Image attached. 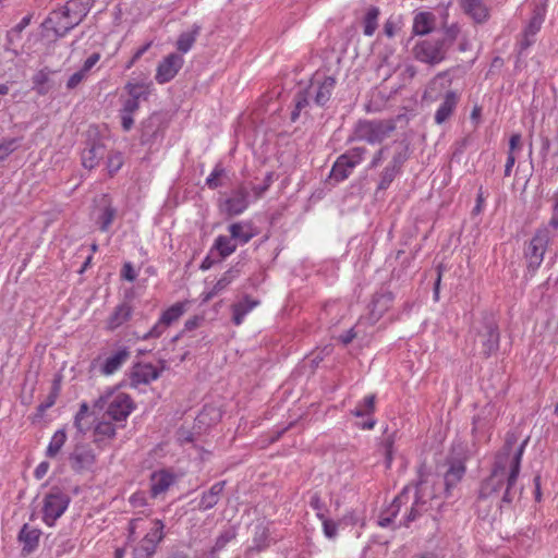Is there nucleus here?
I'll use <instances>...</instances> for the list:
<instances>
[{
    "label": "nucleus",
    "mask_w": 558,
    "mask_h": 558,
    "mask_svg": "<svg viewBox=\"0 0 558 558\" xmlns=\"http://www.w3.org/2000/svg\"><path fill=\"white\" fill-rule=\"evenodd\" d=\"M75 548V541L72 538H60L56 543L52 558H68Z\"/></svg>",
    "instance_id": "obj_39"
},
{
    "label": "nucleus",
    "mask_w": 558,
    "mask_h": 558,
    "mask_svg": "<svg viewBox=\"0 0 558 558\" xmlns=\"http://www.w3.org/2000/svg\"><path fill=\"white\" fill-rule=\"evenodd\" d=\"M436 27V17L432 12H418L413 20V34L424 36Z\"/></svg>",
    "instance_id": "obj_23"
},
{
    "label": "nucleus",
    "mask_w": 558,
    "mask_h": 558,
    "mask_svg": "<svg viewBox=\"0 0 558 558\" xmlns=\"http://www.w3.org/2000/svg\"><path fill=\"white\" fill-rule=\"evenodd\" d=\"M162 530H163V523L160 520H156L155 526L150 530L149 533H147L145 535L144 538H149V539H151V542H154L155 544L158 545L161 542V539L163 538Z\"/></svg>",
    "instance_id": "obj_51"
},
{
    "label": "nucleus",
    "mask_w": 558,
    "mask_h": 558,
    "mask_svg": "<svg viewBox=\"0 0 558 558\" xmlns=\"http://www.w3.org/2000/svg\"><path fill=\"white\" fill-rule=\"evenodd\" d=\"M100 59V54L98 52H94L92 53L85 61H84V64L83 66L81 68V70L84 72V73H88L93 68L94 65L99 61Z\"/></svg>",
    "instance_id": "obj_64"
},
{
    "label": "nucleus",
    "mask_w": 558,
    "mask_h": 558,
    "mask_svg": "<svg viewBox=\"0 0 558 558\" xmlns=\"http://www.w3.org/2000/svg\"><path fill=\"white\" fill-rule=\"evenodd\" d=\"M459 101V96L453 90H448L445 95L442 102L435 113V122L437 124H442L446 122L451 114L453 113Z\"/></svg>",
    "instance_id": "obj_20"
},
{
    "label": "nucleus",
    "mask_w": 558,
    "mask_h": 558,
    "mask_svg": "<svg viewBox=\"0 0 558 558\" xmlns=\"http://www.w3.org/2000/svg\"><path fill=\"white\" fill-rule=\"evenodd\" d=\"M65 440H66L65 432L63 429L57 430L53 434V436L48 445L46 456L49 458L56 457L59 453V451L61 450V448L63 447V445L65 444Z\"/></svg>",
    "instance_id": "obj_38"
},
{
    "label": "nucleus",
    "mask_w": 558,
    "mask_h": 558,
    "mask_svg": "<svg viewBox=\"0 0 558 558\" xmlns=\"http://www.w3.org/2000/svg\"><path fill=\"white\" fill-rule=\"evenodd\" d=\"M157 544L149 538H143L134 549V558H151L156 553Z\"/></svg>",
    "instance_id": "obj_44"
},
{
    "label": "nucleus",
    "mask_w": 558,
    "mask_h": 558,
    "mask_svg": "<svg viewBox=\"0 0 558 558\" xmlns=\"http://www.w3.org/2000/svg\"><path fill=\"white\" fill-rule=\"evenodd\" d=\"M320 520L323 521V529L326 537L330 539L335 538L338 534V524L335 521L329 520L325 517L324 519Z\"/></svg>",
    "instance_id": "obj_56"
},
{
    "label": "nucleus",
    "mask_w": 558,
    "mask_h": 558,
    "mask_svg": "<svg viewBox=\"0 0 558 558\" xmlns=\"http://www.w3.org/2000/svg\"><path fill=\"white\" fill-rule=\"evenodd\" d=\"M375 411V395L366 396L351 413L356 417L368 416Z\"/></svg>",
    "instance_id": "obj_40"
},
{
    "label": "nucleus",
    "mask_w": 558,
    "mask_h": 558,
    "mask_svg": "<svg viewBox=\"0 0 558 558\" xmlns=\"http://www.w3.org/2000/svg\"><path fill=\"white\" fill-rule=\"evenodd\" d=\"M378 15H379V9L377 7H371L366 14H365V17H364V35L366 36H372L378 24H377V20H378Z\"/></svg>",
    "instance_id": "obj_41"
},
{
    "label": "nucleus",
    "mask_w": 558,
    "mask_h": 558,
    "mask_svg": "<svg viewBox=\"0 0 558 558\" xmlns=\"http://www.w3.org/2000/svg\"><path fill=\"white\" fill-rule=\"evenodd\" d=\"M310 506L317 511V517L319 519H324L325 514L323 513V510L325 508V505L323 502V500L320 499V496L318 495V493H314L312 496H311V499H310Z\"/></svg>",
    "instance_id": "obj_59"
},
{
    "label": "nucleus",
    "mask_w": 558,
    "mask_h": 558,
    "mask_svg": "<svg viewBox=\"0 0 558 558\" xmlns=\"http://www.w3.org/2000/svg\"><path fill=\"white\" fill-rule=\"evenodd\" d=\"M259 304L258 300H253L245 295L240 302L232 305V322L239 326L242 324L245 315Z\"/></svg>",
    "instance_id": "obj_27"
},
{
    "label": "nucleus",
    "mask_w": 558,
    "mask_h": 558,
    "mask_svg": "<svg viewBox=\"0 0 558 558\" xmlns=\"http://www.w3.org/2000/svg\"><path fill=\"white\" fill-rule=\"evenodd\" d=\"M228 230L231 239L240 244H246L255 236L251 222H234L229 226Z\"/></svg>",
    "instance_id": "obj_25"
},
{
    "label": "nucleus",
    "mask_w": 558,
    "mask_h": 558,
    "mask_svg": "<svg viewBox=\"0 0 558 558\" xmlns=\"http://www.w3.org/2000/svg\"><path fill=\"white\" fill-rule=\"evenodd\" d=\"M130 357V351L126 348L120 349L111 356L107 357L101 366V374L112 375Z\"/></svg>",
    "instance_id": "obj_28"
},
{
    "label": "nucleus",
    "mask_w": 558,
    "mask_h": 558,
    "mask_svg": "<svg viewBox=\"0 0 558 558\" xmlns=\"http://www.w3.org/2000/svg\"><path fill=\"white\" fill-rule=\"evenodd\" d=\"M401 171L387 165L380 173L377 191H385Z\"/></svg>",
    "instance_id": "obj_45"
},
{
    "label": "nucleus",
    "mask_w": 558,
    "mask_h": 558,
    "mask_svg": "<svg viewBox=\"0 0 558 558\" xmlns=\"http://www.w3.org/2000/svg\"><path fill=\"white\" fill-rule=\"evenodd\" d=\"M396 130V122L389 120H361L356 123L352 140L379 144Z\"/></svg>",
    "instance_id": "obj_6"
},
{
    "label": "nucleus",
    "mask_w": 558,
    "mask_h": 558,
    "mask_svg": "<svg viewBox=\"0 0 558 558\" xmlns=\"http://www.w3.org/2000/svg\"><path fill=\"white\" fill-rule=\"evenodd\" d=\"M123 161H122V155L117 153V154H112L110 156H108V169H109V172L112 174L114 172H117L121 166H122Z\"/></svg>",
    "instance_id": "obj_60"
},
{
    "label": "nucleus",
    "mask_w": 558,
    "mask_h": 558,
    "mask_svg": "<svg viewBox=\"0 0 558 558\" xmlns=\"http://www.w3.org/2000/svg\"><path fill=\"white\" fill-rule=\"evenodd\" d=\"M95 453L87 445H76L69 457L71 468L75 472L89 470L95 463Z\"/></svg>",
    "instance_id": "obj_13"
},
{
    "label": "nucleus",
    "mask_w": 558,
    "mask_h": 558,
    "mask_svg": "<svg viewBox=\"0 0 558 558\" xmlns=\"http://www.w3.org/2000/svg\"><path fill=\"white\" fill-rule=\"evenodd\" d=\"M111 395L99 397L94 407L102 410L108 403L107 415L116 422L125 421L134 409L131 397L126 393H118L109 401Z\"/></svg>",
    "instance_id": "obj_7"
},
{
    "label": "nucleus",
    "mask_w": 558,
    "mask_h": 558,
    "mask_svg": "<svg viewBox=\"0 0 558 558\" xmlns=\"http://www.w3.org/2000/svg\"><path fill=\"white\" fill-rule=\"evenodd\" d=\"M133 308L128 303H122L114 308L111 314L108 324L110 329H116L123 323L128 322L132 316Z\"/></svg>",
    "instance_id": "obj_32"
},
{
    "label": "nucleus",
    "mask_w": 558,
    "mask_h": 558,
    "mask_svg": "<svg viewBox=\"0 0 558 558\" xmlns=\"http://www.w3.org/2000/svg\"><path fill=\"white\" fill-rule=\"evenodd\" d=\"M544 228H548L549 231H551L550 229H553L554 231L558 230V197L555 198L553 215L548 222V226H545Z\"/></svg>",
    "instance_id": "obj_63"
},
{
    "label": "nucleus",
    "mask_w": 558,
    "mask_h": 558,
    "mask_svg": "<svg viewBox=\"0 0 558 558\" xmlns=\"http://www.w3.org/2000/svg\"><path fill=\"white\" fill-rule=\"evenodd\" d=\"M366 148L365 147H353L351 149H349L348 151H345L343 155V157H347L345 159L348 161H350V163H352L353 167H356L364 158V155L366 154Z\"/></svg>",
    "instance_id": "obj_47"
},
{
    "label": "nucleus",
    "mask_w": 558,
    "mask_h": 558,
    "mask_svg": "<svg viewBox=\"0 0 558 558\" xmlns=\"http://www.w3.org/2000/svg\"><path fill=\"white\" fill-rule=\"evenodd\" d=\"M410 486H405L402 492L395 497L391 505L387 508L385 512L381 513L379 518V525L383 527H387L390 525L392 520L397 517L399 513L401 506L407 505L410 501Z\"/></svg>",
    "instance_id": "obj_14"
},
{
    "label": "nucleus",
    "mask_w": 558,
    "mask_h": 558,
    "mask_svg": "<svg viewBox=\"0 0 558 558\" xmlns=\"http://www.w3.org/2000/svg\"><path fill=\"white\" fill-rule=\"evenodd\" d=\"M117 217V208L113 207L109 202H106L99 209V215L96 218V223L99 226V230L107 232L114 218Z\"/></svg>",
    "instance_id": "obj_31"
},
{
    "label": "nucleus",
    "mask_w": 558,
    "mask_h": 558,
    "mask_svg": "<svg viewBox=\"0 0 558 558\" xmlns=\"http://www.w3.org/2000/svg\"><path fill=\"white\" fill-rule=\"evenodd\" d=\"M242 271V266L238 263L227 270L211 289V295H217L225 290Z\"/></svg>",
    "instance_id": "obj_33"
},
{
    "label": "nucleus",
    "mask_w": 558,
    "mask_h": 558,
    "mask_svg": "<svg viewBox=\"0 0 558 558\" xmlns=\"http://www.w3.org/2000/svg\"><path fill=\"white\" fill-rule=\"evenodd\" d=\"M460 28L457 24H444L441 32L417 41L413 47L416 60L434 65L446 59L448 50L456 43Z\"/></svg>",
    "instance_id": "obj_1"
},
{
    "label": "nucleus",
    "mask_w": 558,
    "mask_h": 558,
    "mask_svg": "<svg viewBox=\"0 0 558 558\" xmlns=\"http://www.w3.org/2000/svg\"><path fill=\"white\" fill-rule=\"evenodd\" d=\"M269 529L263 522H258L254 526V534L252 545L248 547V551L260 553L269 546Z\"/></svg>",
    "instance_id": "obj_26"
},
{
    "label": "nucleus",
    "mask_w": 558,
    "mask_h": 558,
    "mask_svg": "<svg viewBox=\"0 0 558 558\" xmlns=\"http://www.w3.org/2000/svg\"><path fill=\"white\" fill-rule=\"evenodd\" d=\"M508 475L509 465L495 460L490 475L481 484L477 502L481 504L489 499H498L502 492L501 502L510 505L511 502L504 500L508 486Z\"/></svg>",
    "instance_id": "obj_5"
},
{
    "label": "nucleus",
    "mask_w": 558,
    "mask_h": 558,
    "mask_svg": "<svg viewBox=\"0 0 558 558\" xmlns=\"http://www.w3.org/2000/svg\"><path fill=\"white\" fill-rule=\"evenodd\" d=\"M391 294H381L379 296H375L372 302V313L375 314L378 308V314L380 315L388 306V303L391 302Z\"/></svg>",
    "instance_id": "obj_50"
},
{
    "label": "nucleus",
    "mask_w": 558,
    "mask_h": 558,
    "mask_svg": "<svg viewBox=\"0 0 558 558\" xmlns=\"http://www.w3.org/2000/svg\"><path fill=\"white\" fill-rule=\"evenodd\" d=\"M86 73H84L82 70H78L74 74H72L68 82H66V88L68 89H74L76 86H78L86 77Z\"/></svg>",
    "instance_id": "obj_61"
},
{
    "label": "nucleus",
    "mask_w": 558,
    "mask_h": 558,
    "mask_svg": "<svg viewBox=\"0 0 558 558\" xmlns=\"http://www.w3.org/2000/svg\"><path fill=\"white\" fill-rule=\"evenodd\" d=\"M465 474V465L461 460L450 462L449 469L444 476L445 492L450 495L451 489L462 480Z\"/></svg>",
    "instance_id": "obj_22"
},
{
    "label": "nucleus",
    "mask_w": 558,
    "mask_h": 558,
    "mask_svg": "<svg viewBox=\"0 0 558 558\" xmlns=\"http://www.w3.org/2000/svg\"><path fill=\"white\" fill-rule=\"evenodd\" d=\"M40 535L41 532L38 529L31 527L28 524L22 526L17 538L19 542L23 544V556L32 554L37 548Z\"/></svg>",
    "instance_id": "obj_18"
},
{
    "label": "nucleus",
    "mask_w": 558,
    "mask_h": 558,
    "mask_svg": "<svg viewBox=\"0 0 558 558\" xmlns=\"http://www.w3.org/2000/svg\"><path fill=\"white\" fill-rule=\"evenodd\" d=\"M473 331L474 350L478 354L488 357L499 349L500 335L497 323L493 316L485 315L483 319L474 326Z\"/></svg>",
    "instance_id": "obj_4"
},
{
    "label": "nucleus",
    "mask_w": 558,
    "mask_h": 558,
    "mask_svg": "<svg viewBox=\"0 0 558 558\" xmlns=\"http://www.w3.org/2000/svg\"><path fill=\"white\" fill-rule=\"evenodd\" d=\"M235 537V532L233 530H228L221 533L218 538L216 539L215 545L211 548V554L215 555L216 553L222 550L226 545L232 541Z\"/></svg>",
    "instance_id": "obj_49"
},
{
    "label": "nucleus",
    "mask_w": 558,
    "mask_h": 558,
    "mask_svg": "<svg viewBox=\"0 0 558 558\" xmlns=\"http://www.w3.org/2000/svg\"><path fill=\"white\" fill-rule=\"evenodd\" d=\"M345 158L347 157H343V155H340L332 166L330 171V179L335 180L336 182H341L348 179L352 170L355 168Z\"/></svg>",
    "instance_id": "obj_30"
},
{
    "label": "nucleus",
    "mask_w": 558,
    "mask_h": 558,
    "mask_svg": "<svg viewBox=\"0 0 558 558\" xmlns=\"http://www.w3.org/2000/svg\"><path fill=\"white\" fill-rule=\"evenodd\" d=\"M52 73L53 71L50 69L44 68L34 74L32 78L33 89H35L38 95H46L52 89L53 84L50 80Z\"/></svg>",
    "instance_id": "obj_29"
},
{
    "label": "nucleus",
    "mask_w": 558,
    "mask_h": 558,
    "mask_svg": "<svg viewBox=\"0 0 558 558\" xmlns=\"http://www.w3.org/2000/svg\"><path fill=\"white\" fill-rule=\"evenodd\" d=\"M250 205V193L245 185L240 184L231 191L230 195L221 203L220 209L228 217L239 216Z\"/></svg>",
    "instance_id": "obj_10"
},
{
    "label": "nucleus",
    "mask_w": 558,
    "mask_h": 558,
    "mask_svg": "<svg viewBox=\"0 0 558 558\" xmlns=\"http://www.w3.org/2000/svg\"><path fill=\"white\" fill-rule=\"evenodd\" d=\"M70 497L59 487H52L44 498L43 520L48 525H53L68 509Z\"/></svg>",
    "instance_id": "obj_8"
},
{
    "label": "nucleus",
    "mask_w": 558,
    "mask_h": 558,
    "mask_svg": "<svg viewBox=\"0 0 558 558\" xmlns=\"http://www.w3.org/2000/svg\"><path fill=\"white\" fill-rule=\"evenodd\" d=\"M542 23H543L542 16L535 14L534 16H532V19L529 22V25L524 29V34L526 36L534 37L537 34V32L541 29Z\"/></svg>",
    "instance_id": "obj_53"
},
{
    "label": "nucleus",
    "mask_w": 558,
    "mask_h": 558,
    "mask_svg": "<svg viewBox=\"0 0 558 558\" xmlns=\"http://www.w3.org/2000/svg\"><path fill=\"white\" fill-rule=\"evenodd\" d=\"M409 159V145L400 144V148L395 153L392 159L388 163L389 166L401 171L404 162Z\"/></svg>",
    "instance_id": "obj_46"
},
{
    "label": "nucleus",
    "mask_w": 558,
    "mask_h": 558,
    "mask_svg": "<svg viewBox=\"0 0 558 558\" xmlns=\"http://www.w3.org/2000/svg\"><path fill=\"white\" fill-rule=\"evenodd\" d=\"M336 87V78L332 76H325L323 81L314 80L307 87L312 96V100L319 107H324L332 95Z\"/></svg>",
    "instance_id": "obj_11"
},
{
    "label": "nucleus",
    "mask_w": 558,
    "mask_h": 558,
    "mask_svg": "<svg viewBox=\"0 0 558 558\" xmlns=\"http://www.w3.org/2000/svg\"><path fill=\"white\" fill-rule=\"evenodd\" d=\"M447 76V72H441L437 74L428 84L425 95H428L429 97H433V93L437 89V86L439 85L440 88H444V81Z\"/></svg>",
    "instance_id": "obj_54"
},
{
    "label": "nucleus",
    "mask_w": 558,
    "mask_h": 558,
    "mask_svg": "<svg viewBox=\"0 0 558 558\" xmlns=\"http://www.w3.org/2000/svg\"><path fill=\"white\" fill-rule=\"evenodd\" d=\"M184 314V305L182 303H175L166 310L161 316L160 320L167 327L170 326L173 322L178 320Z\"/></svg>",
    "instance_id": "obj_42"
},
{
    "label": "nucleus",
    "mask_w": 558,
    "mask_h": 558,
    "mask_svg": "<svg viewBox=\"0 0 558 558\" xmlns=\"http://www.w3.org/2000/svg\"><path fill=\"white\" fill-rule=\"evenodd\" d=\"M460 7L475 23L482 24L489 19V9L484 0H460Z\"/></svg>",
    "instance_id": "obj_15"
},
{
    "label": "nucleus",
    "mask_w": 558,
    "mask_h": 558,
    "mask_svg": "<svg viewBox=\"0 0 558 558\" xmlns=\"http://www.w3.org/2000/svg\"><path fill=\"white\" fill-rule=\"evenodd\" d=\"M19 147L17 138H4L0 142V161L4 160Z\"/></svg>",
    "instance_id": "obj_48"
},
{
    "label": "nucleus",
    "mask_w": 558,
    "mask_h": 558,
    "mask_svg": "<svg viewBox=\"0 0 558 558\" xmlns=\"http://www.w3.org/2000/svg\"><path fill=\"white\" fill-rule=\"evenodd\" d=\"M554 235L555 232L548 228L537 229L525 251L529 269L535 271L541 266L547 244Z\"/></svg>",
    "instance_id": "obj_9"
},
{
    "label": "nucleus",
    "mask_w": 558,
    "mask_h": 558,
    "mask_svg": "<svg viewBox=\"0 0 558 558\" xmlns=\"http://www.w3.org/2000/svg\"><path fill=\"white\" fill-rule=\"evenodd\" d=\"M162 131V117L153 113L142 123L141 143L149 144L154 142Z\"/></svg>",
    "instance_id": "obj_17"
},
{
    "label": "nucleus",
    "mask_w": 558,
    "mask_h": 558,
    "mask_svg": "<svg viewBox=\"0 0 558 558\" xmlns=\"http://www.w3.org/2000/svg\"><path fill=\"white\" fill-rule=\"evenodd\" d=\"M422 483H423V480L421 478L415 488L414 502L412 504V507L405 517V521H404L405 526H409V524L411 522L415 521L422 514V510H423L422 508L425 505V501L422 499V497L420 496V493H418V486Z\"/></svg>",
    "instance_id": "obj_35"
},
{
    "label": "nucleus",
    "mask_w": 558,
    "mask_h": 558,
    "mask_svg": "<svg viewBox=\"0 0 558 558\" xmlns=\"http://www.w3.org/2000/svg\"><path fill=\"white\" fill-rule=\"evenodd\" d=\"M106 146L100 142H90L82 151V165L86 169H94L99 161L106 156Z\"/></svg>",
    "instance_id": "obj_16"
},
{
    "label": "nucleus",
    "mask_w": 558,
    "mask_h": 558,
    "mask_svg": "<svg viewBox=\"0 0 558 558\" xmlns=\"http://www.w3.org/2000/svg\"><path fill=\"white\" fill-rule=\"evenodd\" d=\"M166 329H167V326L163 323H161V320L159 319L154 325V327L142 337V339L147 340L150 338H159L165 332Z\"/></svg>",
    "instance_id": "obj_57"
},
{
    "label": "nucleus",
    "mask_w": 558,
    "mask_h": 558,
    "mask_svg": "<svg viewBox=\"0 0 558 558\" xmlns=\"http://www.w3.org/2000/svg\"><path fill=\"white\" fill-rule=\"evenodd\" d=\"M198 32L199 27L195 26L192 32L182 33L177 43L178 50L183 53L187 52L195 43Z\"/></svg>",
    "instance_id": "obj_43"
},
{
    "label": "nucleus",
    "mask_w": 558,
    "mask_h": 558,
    "mask_svg": "<svg viewBox=\"0 0 558 558\" xmlns=\"http://www.w3.org/2000/svg\"><path fill=\"white\" fill-rule=\"evenodd\" d=\"M312 99L311 94L308 93L307 88L303 92H299L295 96V106L296 109H300L301 111L306 108L310 105V100Z\"/></svg>",
    "instance_id": "obj_58"
},
{
    "label": "nucleus",
    "mask_w": 558,
    "mask_h": 558,
    "mask_svg": "<svg viewBox=\"0 0 558 558\" xmlns=\"http://www.w3.org/2000/svg\"><path fill=\"white\" fill-rule=\"evenodd\" d=\"M150 84L143 82H128L124 89L129 94L130 99H135L140 102L141 99H146L150 93Z\"/></svg>",
    "instance_id": "obj_34"
},
{
    "label": "nucleus",
    "mask_w": 558,
    "mask_h": 558,
    "mask_svg": "<svg viewBox=\"0 0 558 558\" xmlns=\"http://www.w3.org/2000/svg\"><path fill=\"white\" fill-rule=\"evenodd\" d=\"M160 376V371H158L151 364H138L135 366L132 373V383L135 385L140 384H149L153 380H156Z\"/></svg>",
    "instance_id": "obj_24"
},
{
    "label": "nucleus",
    "mask_w": 558,
    "mask_h": 558,
    "mask_svg": "<svg viewBox=\"0 0 558 558\" xmlns=\"http://www.w3.org/2000/svg\"><path fill=\"white\" fill-rule=\"evenodd\" d=\"M214 248H216L221 258H226L236 250V243L231 236L219 235L215 240Z\"/></svg>",
    "instance_id": "obj_36"
},
{
    "label": "nucleus",
    "mask_w": 558,
    "mask_h": 558,
    "mask_svg": "<svg viewBox=\"0 0 558 558\" xmlns=\"http://www.w3.org/2000/svg\"><path fill=\"white\" fill-rule=\"evenodd\" d=\"M225 486L226 481H220L215 483L208 490L204 492L198 502V509L201 511H207L214 508L220 500Z\"/></svg>",
    "instance_id": "obj_21"
},
{
    "label": "nucleus",
    "mask_w": 558,
    "mask_h": 558,
    "mask_svg": "<svg viewBox=\"0 0 558 558\" xmlns=\"http://www.w3.org/2000/svg\"><path fill=\"white\" fill-rule=\"evenodd\" d=\"M87 413H88V405H87V403L83 402L81 404L80 410L76 413L75 420H74V425L77 428V430L81 433H85L87 429V427H85L82 423L83 418L87 415Z\"/></svg>",
    "instance_id": "obj_55"
},
{
    "label": "nucleus",
    "mask_w": 558,
    "mask_h": 558,
    "mask_svg": "<svg viewBox=\"0 0 558 558\" xmlns=\"http://www.w3.org/2000/svg\"><path fill=\"white\" fill-rule=\"evenodd\" d=\"M225 173V169L216 166L210 175L206 179V184L209 189L215 190L220 186L219 178Z\"/></svg>",
    "instance_id": "obj_52"
},
{
    "label": "nucleus",
    "mask_w": 558,
    "mask_h": 558,
    "mask_svg": "<svg viewBox=\"0 0 558 558\" xmlns=\"http://www.w3.org/2000/svg\"><path fill=\"white\" fill-rule=\"evenodd\" d=\"M92 5L93 0H69L61 9L53 10L43 25L63 37L84 20Z\"/></svg>",
    "instance_id": "obj_2"
},
{
    "label": "nucleus",
    "mask_w": 558,
    "mask_h": 558,
    "mask_svg": "<svg viewBox=\"0 0 558 558\" xmlns=\"http://www.w3.org/2000/svg\"><path fill=\"white\" fill-rule=\"evenodd\" d=\"M175 477L166 470L154 472L150 476V493L153 497H157L166 493L174 483Z\"/></svg>",
    "instance_id": "obj_19"
},
{
    "label": "nucleus",
    "mask_w": 558,
    "mask_h": 558,
    "mask_svg": "<svg viewBox=\"0 0 558 558\" xmlns=\"http://www.w3.org/2000/svg\"><path fill=\"white\" fill-rule=\"evenodd\" d=\"M183 65V58L177 53L167 56L157 66L156 81L165 84L171 81Z\"/></svg>",
    "instance_id": "obj_12"
},
{
    "label": "nucleus",
    "mask_w": 558,
    "mask_h": 558,
    "mask_svg": "<svg viewBox=\"0 0 558 558\" xmlns=\"http://www.w3.org/2000/svg\"><path fill=\"white\" fill-rule=\"evenodd\" d=\"M57 399L53 398V396H47L46 400L44 402H41L37 409H36V414H35V417L36 418H40L43 417V415L45 414V412L50 409L54 403H56Z\"/></svg>",
    "instance_id": "obj_62"
},
{
    "label": "nucleus",
    "mask_w": 558,
    "mask_h": 558,
    "mask_svg": "<svg viewBox=\"0 0 558 558\" xmlns=\"http://www.w3.org/2000/svg\"><path fill=\"white\" fill-rule=\"evenodd\" d=\"M94 434H95L94 441L96 444H99L105 438H108V439L114 438L116 427L110 422L101 421L95 426Z\"/></svg>",
    "instance_id": "obj_37"
},
{
    "label": "nucleus",
    "mask_w": 558,
    "mask_h": 558,
    "mask_svg": "<svg viewBox=\"0 0 558 558\" xmlns=\"http://www.w3.org/2000/svg\"><path fill=\"white\" fill-rule=\"evenodd\" d=\"M519 440V434L517 432H508L506 435L505 444L501 449L497 452L495 460L500 461L509 465V475H508V486L507 492L504 496V500L507 502H512L515 496L514 485L517 483L520 469L522 456L524 453L525 447L530 440V437H526L520 446L514 448L515 444Z\"/></svg>",
    "instance_id": "obj_3"
}]
</instances>
